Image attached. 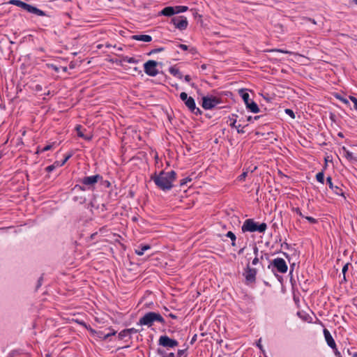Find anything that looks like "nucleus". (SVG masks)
<instances>
[{"mask_svg":"<svg viewBox=\"0 0 357 357\" xmlns=\"http://www.w3.org/2000/svg\"><path fill=\"white\" fill-rule=\"evenodd\" d=\"M177 174L175 171L170 172L160 171L158 174L157 172L151 175L150 179L153 181L158 188L167 192L172 189L174 187L173 182L176 181Z\"/></svg>","mask_w":357,"mask_h":357,"instance_id":"1","label":"nucleus"},{"mask_svg":"<svg viewBox=\"0 0 357 357\" xmlns=\"http://www.w3.org/2000/svg\"><path fill=\"white\" fill-rule=\"evenodd\" d=\"M155 321L159 322L162 324H165L164 318L160 313L155 312H146L143 317H142L139 319V321L137 323V325L151 327L153 325L154 322Z\"/></svg>","mask_w":357,"mask_h":357,"instance_id":"2","label":"nucleus"},{"mask_svg":"<svg viewBox=\"0 0 357 357\" xmlns=\"http://www.w3.org/2000/svg\"><path fill=\"white\" fill-rule=\"evenodd\" d=\"M267 229V225L265 222L259 223L252 218L246 219L241 227V230L245 232H259L264 233Z\"/></svg>","mask_w":357,"mask_h":357,"instance_id":"3","label":"nucleus"},{"mask_svg":"<svg viewBox=\"0 0 357 357\" xmlns=\"http://www.w3.org/2000/svg\"><path fill=\"white\" fill-rule=\"evenodd\" d=\"M268 268L270 269L273 274H275V273L284 274L287 272L288 266L284 259L277 257L270 261L268 265Z\"/></svg>","mask_w":357,"mask_h":357,"instance_id":"4","label":"nucleus"},{"mask_svg":"<svg viewBox=\"0 0 357 357\" xmlns=\"http://www.w3.org/2000/svg\"><path fill=\"white\" fill-rule=\"evenodd\" d=\"M239 95L242 98L244 103L246 106V108L252 113H258L260 112L259 106L257 104L252 100L250 98L249 93L245 89L239 90Z\"/></svg>","mask_w":357,"mask_h":357,"instance_id":"5","label":"nucleus"},{"mask_svg":"<svg viewBox=\"0 0 357 357\" xmlns=\"http://www.w3.org/2000/svg\"><path fill=\"white\" fill-rule=\"evenodd\" d=\"M257 272L258 271L256 268L250 266V262L246 264L243 273V275L245 278V284L246 285H252L255 284Z\"/></svg>","mask_w":357,"mask_h":357,"instance_id":"6","label":"nucleus"},{"mask_svg":"<svg viewBox=\"0 0 357 357\" xmlns=\"http://www.w3.org/2000/svg\"><path fill=\"white\" fill-rule=\"evenodd\" d=\"M202 100V107L206 110L212 109L222 102L220 98L213 96H203Z\"/></svg>","mask_w":357,"mask_h":357,"instance_id":"7","label":"nucleus"},{"mask_svg":"<svg viewBox=\"0 0 357 357\" xmlns=\"http://www.w3.org/2000/svg\"><path fill=\"white\" fill-rule=\"evenodd\" d=\"M101 179V175L95 174L93 176H84L80 180V182L84 185H86L88 190H93L96 184L98 183Z\"/></svg>","mask_w":357,"mask_h":357,"instance_id":"8","label":"nucleus"},{"mask_svg":"<svg viewBox=\"0 0 357 357\" xmlns=\"http://www.w3.org/2000/svg\"><path fill=\"white\" fill-rule=\"evenodd\" d=\"M158 63L154 60H149L144 63V73L151 77H155L158 74L157 66Z\"/></svg>","mask_w":357,"mask_h":357,"instance_id":"9","label":"nucleus"},{"mask_svg":"<svg viewBox=\"0 0 357 357\" xmlns=\"http://www.w3.org/2000/svg\"><path fill=\"white\" fill-rule=\"evenodd\" d=\"M170 23L173 24L175 28L179 29L180 31L185 30L188 25L187 18L182 15L173 17L171 19Z\"/></svg>","mask_w":357,"mask_h":357,"instance_id":"10","label":"nucleus"},{"mask_svg":"<svg viewBox=\"0 0 357 357\" xmlns=\"http://www.w3.org/2000/svg\"><path fill=\"white\" fill-rule=\"evenodd\" d=\"M158 345L165 348H174L178 345V342L167 335H161L158 340Z\"/></svg>","mask_w":357,"mask_h":357,"instance_id":"11","label":"nucleus"},{"mask_svg":"<svg viewBox=\"0 0 357 357\" xmlns=\"http://www.w3.org/2000/svg\"><path fill=\"white\" fill-rule=\"evenodd\" d=\"M184 104L190 112L195 115L199 116L202 114V111L196 106L195 100L192 97L189 96V99L186 100Z\"/></svg>","mask_w":357,"mask_h":357,"instance_id":"12","label":"nucleus"},{"mask_svg":"<svg viewBox=\"0 0 357 357\" xmlns=\"http://www.w3.org/2000/svg\"><path fill=\"white\" fill-rule=\"evenodd\" d=\"M326 184L328 185V188L337 195L342 196L345 198L344 192L342 189L341 186L339 185H335L332 181V178L331 176H328L326 178Z\"/></svg>","mask_w":357,"mask_h":357,"instance_id":"13","label":"nucleus"},{"mask_svg":"<svg viewBox=\"0 0 357 357\" xmlns=\"http://www.w3.org/2000/svg\"><path fill=\"white\" fill-rule=\"evenodd\" d=\"M73 155V152H70L68 153H67L63 160V162H59V161H55L52 165H49L47 166L46 168H45V171L47 172H52L56 167H61L63 165H64L66 164V162Z\"/></svg>","mask_w":357,"mask_h":357,"instance_id":"14","label":"nucleus"},{"mask_svg":"<svg viewBox=\"0 0 357 357\" xmlns=\"http://www.w3.org/2000/svg\"><path fill=\"white\" fill-rule=\"evenodd\" d=\"M24 10L36 16H45L46 13L37 7L24 2Z\"/></svg>","mask_w":357,"mask_h":357,"instance_id":"15","label":"nucleus"},{"mask_svg":"<svg viewBox=\"0 0 357 357\" xmlns=\"http://www.w3.org/2000/svg\"><path fill=\"white\" fill-rule=\"evenodd\" d=\"M324 335L328 347H330L331 349H335V342L328 329H324Z\"/></svg>","mask_w":357,"mask_h":357,"instance_id":"16","label":"nucleus"},{"mask_svg":"<svg viewBox=\"0 0 357 357\" xmlns=\"http://www.w3.org/2000/svg\"><path fill=\"white\" fill-rule=\"evenodd\" d=\"M176 14V11H175L174 6H167L165 7L160 12V15L167 16V17H172Z\"/></svg>","mask_w":357,"mask_h":357,"instance_id":"17","label":"nucleus"},{"mask_svg":"<svg viewBox=\"0 0 357 357\" xmlns=\"http://www.w3.org/2000/svg\"><path fill=\"white\" fill-rule=\"evenodd\" d=\"M130 39L149 43L152 40V37L149 35H132Z\"/></svg>","mask_w":357,"mask_h":357,"instance_id":"18","label":"nucleus"},{"mask_svg":"<svg viewBox=\"0 0 357 357\" xmlns=\"http://www.w3.org/2000/svg\"><path fill=\"white\" fill-rule=\"evenodd\" d=\"M149 249H151V246L149 244H140L138 245L135 252L138 256H142L144 252Z\"/></svg>","mask_w":357,"mask_h":357,"instance_id":"19","label":"nucleus"},{"mask_svg":"<svg viewBox=\"0 0 357 357\" xmlns=\"http://www.w3.org/2000/svg\"><path fill=\"white\" fill-rule=\"evenodd\" d=\"M169 72L171 75L177 77L179 79H181L183 78L182 73L178 68H176L175 66H171L169 68Z\"/></svg>","mask_w":357,"mask_h":357,"instance_id":"20","label":"nucleus"},{"mask_svg":"<svg viewBox=\"0 0 357 357\" xmlns=\"http://www.w3.org/2000/svg\"><path fill=\"white\" fill-rule=\"evenodd\" d=\"M342 151L344 152V156L347 160L349 161H356L357 162V158L354 156L353 153L349 151L346 147H342Z\"/></svg>","mask_w":357,"mask_h":357,"instance_id":"21","label":"nucleus"},{"mask_svg":"<svg viewBox=\"0 0 357 357\" xmlns=\"http://www.w3.org/2000/svg\"><path fill=\"white\" fill-rule=\"evenodd\" d=\"M177 46L184 51L189 50L190 52L192 54H195L197 52V50L195 47L189 49V47L184 44H178Z\"/></svg>","mask_w":357,"mask_h":357,"instance_id":"22","label":"nucleus"},{"mask_svg":"<svg viewBox=\"0 0 357 357\" xmlns=\"http://www.w3.org/2000/svg\"><path fill=\"white\" fill-rule=\"evenodd\" d=\"M55 144H56V142H53L52 144H47V145L45 146L42 149L38 148L36 153H43V152L51 150L53 148V146L55 145Z\"/></svg>","mask_w":357,"mask_h":357,"instance_id":"23","label":"nucleus"},{"mask_svg":"<svg viewBox=\"0 0 357 357\" xmlns=\"http://www.w3.org/2000/svg\"><path fill=\"white\" fill-rule=\"evenodd\" d=\"M316 179L318 182L324 184V170L321 172H318L316 174Z\"/></svg>","mask_w":357,"mask_h":357,"instance_id":"24","label":"nucleus"},{"mask_svg":"<svg viewBox=\"0 0 357 357\" xmlns=\"http://www.w3.org/2000/svg\"><path fill=\"white\" fill-rule=\"evenodd\" d=\"M128 337V339L130 340L131 338V337L129 335L128 333H127L126 329L121 331L119 335H118V337L119 340H125L126 337Z\"/></svg>","mask_w":357,"mask_h":357,"instance_id":"25","label":"nucleus"},{"mask_svg":"<svg viewBox=\"0 0 357 357\" xmlns=\"http://www.w3.org/2000/svg\"><path fill=\"white\" fill-rule=\"evenodd\" d=\"M335 98L338 99L339 100H340L341 102H342L343 103H344L345 105H349V100L344 98L342 95H340V93H335L334 95Z\"/></svg>","mask_w":357,"mask_h":357,"instance_id":"26","label":"nucleus"},{"mask_svg":"<svg viewBox=\"0 0 357 357\" xmlns=\"http://www.w3.org/2000/svg\"><path fill=\"white\" fill-rule=\"evenodd\" d=\"M175 11H176V14L184 13L188 10V8L185 6H174Z\"/></svg>","mask_w":357,"mask_h":357,"instance_id":"27","label":"nucleus"},{"mask_svg":"<svg viewBox=\"0 0 357 357\" xmlns=\"http://www.w3.org/2000/svg\"><path fill=\"white\" fill-rule=\"evenodd\" d=\"M43 279H44V273H43L40 278L38 279V281H37V283H36V287H35V291H37L39 288L42 286L43 283Z\"/></svg>","mask_w":357,"mask_h":357,"instance_id":"28","label":"nucleus"},{"mask_svg":"<svg viewBox=\"0 0 357 357\" xmlns=\"http://www.w3.org/2000/svg\"><path fill=\"white\" fill-rule=\"evenodd\" d=\"M234 117H237V115L236 114H232V117L229 116V120L230 121V123H229V126L231 127V128H236L238 126L236 125V119Z\"/></svg>","mask_w":357,"mask_h":357,"instance_id":"29","label":"nucleus"},{"mask_svg":"<svg viewBox=\"0 0 357 357\" xmlns=\"http://www.w3.org/2000/svg\"><path fill=\"white\" fill-rule=\"evenodd\" d=\"M123 61L124 62H127L128 63H137V59H135L133 57H129L128 56H123Z\"/></svg>","mask_w":357,"mask_h":357,"instance_id":"30","label":"nucleus"},{"mask_svg":"<svg viewBox=\"0 0 357 357\" xmlns=\"http://www.w3.org/2000/svg\"><path fill=\"white\" fill-rule=\"evenodd\" d=\"M74 202H78L80 204H82L86 202V198L82 196H75L73 197Z\"/></svg>","mask_w":357,"mask_h":357,"instance_id":"31","label":"nucleus"},{"mask_svg":"<svg viewBox=\"0 0 357 357\" xmlns=\"http://www.w3.org/2000/svg\"><path fill=\"white\" fill-rule=\"evenodd\" d=\"M98 183L107 188H109L111 186V183L107 180H104L102 176L101 181H100Z\"/></svg>","mask_w":357,"mask_h":357,"instance_id":"32","label":"nucleus"},{"mask_svg":"<svg viewBox=\"0 0 357 357\" xmlns=\"http://www.w3.org/2000/svg\"><path fill=\"white\" fill-rule=\"evenodd\" d=\"M163 51H165V47H161L155 48V49L151 50L147 54L150 56L151 54L161 52Z\"/></svg>","mask_w":357,"mask_h":357,"instance_id":"33","label":"nucleus"},{"mask_svg":"<svg viewBox=\"0 0 357 357\" xmlns=\"http://www.w3.org/2000/svg\"><path fill=\"white\" fill-rule=\"evenodd\" d=\"M350 265L349 263H347L343 267H342V273L343 274V280L344 281H346L347 279H346V273L348 271V268H349V266Z\"/></svg>","mask_w":357,"mask_h":357,"instance_id":"34","label":"nucleus"},{"mask_svg":"<svg viewBox=\"0 0 357 357\" xmlns=\"http://www.w3.org/2000/svg\"><path fill=\"white\" fill-rule=\"evenodd\" d=\"M191 181H192V178L188 176L186 178H184L181 179L180 181V184L179 185H180L181 187H182V186H183L185 185H187L188 183L191 182Z\"/></svg>","mask_w":357,"mask_h":357,"instance_id":"35","label":"nucleus"},{"mask_svg":"<svg viewBox=\"0 0 357 357\" xmlns=\"http://www.w3.org/2000/svg\"><path fill=\"white\" fill-rule=\"evenodd\" d=\"M225 236L227 237V238H229L231 239V241H236V236L235 235V234L234 232H232L231 231H229L226 234Z\"/></svg>","mask_w":357,"mask_h":357,"instance_id":"36","label":"nucleus"},{"mask_svg":"<svg viewBox=\"0 0 357 357\" xmlns=\"http://www.w3.org/2000/svg\"><path fill=\"white\" fill-rule=\"evenodd\" d=\"M81 129H82V126H80V125L76 126L75 130H77V136L82 138V137H84V134L82 132Z\"/></svg>","mask_w":357,"mask_h":357,"instance_id":"37","label":"nucleus"},{"mask_svg":"<svg viewBox=\"0 0 357 357\" xmlns=\"http://www.w3.org/2000/svg\"><path fill=\"white\" fill-rule=\"evenodd\" d=\"M73 190H81V191H85L87 189V187L86 185H84L83 184L82 185H75Z\"/></svg>","mask_w":357,"mask_h":357,"instance_id":"38","label":"nucleus"},{"mask_svg":"<svg viewBox=\"0 0 357 357\" xmlns=\"http://www.w3.org/2000/svg\"><path fill=\"white\" fill-rule=\"evenodd\" d=\"M157 354L161 357L166 356L168 354V353H167L165 350L161 348L157 349Z\"/></svg>","mask_w":357,"mask_h":357,"instance_id":"39","label":"nucleus"},{"mask_svg":"<svg viewBox=\"0 0 357 357\" xmlns=\"http://www.w3.org/2000/svg\"><path fill=\"white\" fill-rule=\"evenodd\" d=\"M261 342V338H259L258 340V341L256 342V346L260 349V351L263 354H265V350H264V347L262 346Z\"/></svg>","mask_w":357,"mask_h":357,"instance_id":"40","label":"nucleus"},{"mask_svg":"<svg viewBox=\"0 0 357 357\" xmlns=\"http://www.w3.org/2000/svg\"><path fill=\"white\" fill-rule=\"evenodd\" d=\"M294 267H295V264L293 263L290 265V271H289V275H290V282L291 283L293 284V276H292V274H293V271L294 270Z\"/></svg>","mask_w":357,"mask_h":357,"instance_id":"41","label":"nucleus"},{"mask_svg":"<svg viewBox=\"0 0 357 357\" xmlns=\"http://www.w3.org/2000/svg\"><path fill=\"white\" fill-rule=\"evenodd\" d=\"M284 112L289 115L291 119H295V114L291 109H285Z\"/></svg>","mask_w":357,"mask_h":357,"instance_id":"42","label":"nucleus"},{"mask_svg":"<svg viewBox=\"0 0 357 357\" xmlns=\"http://www.w3.org/2000/svg\"><path fill=\"white\" fill-rule=\"evenodd\" d=\"M126 331L127 333L129 334L130 336L131 335V334H134V333H137L139 332V330L134 328H126Z\"/></svg>","mask_w":357,"mask_h":357,"instance_id":"43","label":"nucleus"},{"mask_svg":"<svg viewBox=\"0 0 357 357\" xmlns=\"http://www.w3.org/2000/svg\"><path fill=\"white\" fill-rule=\"evenodd\" d=\"M180 98L183 102H185L189 99V96H188V94L185 92H182L180 93Z\"/></svg>","mask_w":357,"mask_h":357,"instance_id":"44","label":"nucleus"},{"mask_svg":"<svg viewBox=\"0 0 357 357\" xmlns=\"http://www.w3.org/2000/svg\"><path fill=\"white\" fill-rule=\"evenodd\" d=\"M304 218L306 219L311 224H316L318 222L317 219L311 216H305Z\"/></svg>","mask_w":357,"mask_h":357,"instance_id":"45","label":"nucleus"},{"mask_svg":"<svg viewBox=\"0 0 357 357\" xmlns=\"http://www.w3.org/2000/svg\"><path fill=\"white\" fill-rule=\"evenodd\" d=\"M349 98L354 103V107L357 110V98L353 96H349Z\"/></svg>","mask_w":357,"mask_h":357,"instance_id":"46","label":"nucleus"},{"mask_svg":"<svg viewBox=\"0 0 357 357\" xmlns=\"http://www.w3.org/2000/svg\"><path fill=\"white\" fill-rule=\"evenodd\" d=\"M10 3L16 5L19 7L22 8V1L20 0H11L10 1Z\"/></svg>","mask_w":357,"mask_h":357,"instance_id":"47","label":"nucleus"},{"mask_svg":"<svg viewBox=\"0 0 357 357\" xmlns=\"http://www.w3.org/2000/svg\"><path fill=\"white\" fill-rule=\"evenodd\" d=\"M269 52H278L287 54H291V52L288 50H281V49H273V50H269Z\"/></svg>","mask_w":357,"mask_h":357,"instance_id":"48","label":"nucleus"},{"mask_svg":"<svg viewBox=\"0 0 357 357\" xmlns=\"http://www.w3.org/2000/svg\"><path fill=\"white\" fill-rule=\"evenodd\" d=\"M248 175L247 172H243L241 175L238 176V179L240 181H244Z\"/></svg>","mask_w":357,"mask_h":357,"instance_id":"49","label":"nucleus"},{"mask_svg":"<svg viewBox=\"0 0 357 357\" xmlns=\"http://www.w3.org/2000/svg\"><path fill=\"white\" fill-rule=\"evenodd\" d=\"M261 117H262V116H255V117H252L251 116H249L248 118H247V121L248 122H251L254 120L257 121L258 119H259Z\"/></svg>","mask_w":357,"mask_h":357,"instance_id":"50","label":"nucleus"},{"mask_svg":"<svg viewBox=\"0 0 357 357\" xmlns=\"http://www.w3.org/2000/svg\"><path fill=\"white\" fill-rule=\"evenodd\" d=\"M187 351V349H178L176 354V357H181L185 353V351Z\"/></svg>","mask_w":357,"mask_h":357,"instance_id":"51","label":"nucleus"},{"mask_svg":"<svg viewBox=\"0 0 357 357\" xmlns=\"http://www.w3.org/2000/svg\"><path fill=\"white\" fill-rule=\"evenodd\" d=\"M259 263V257L258 256H255V258L252 261V265L256 266Z\"/></svg>","mask_w":357,"mask_h":357,"instance_id":"52","label":"nucleus"},{"mask_svg":"<svg viewBox=\"0 0 357 357\" xmlns=\"http://www.w3.org/2000/svg\"><path fill=\"white\" fill-rule=\"evenodd\" d=\"M236 128L237 129V132L238 134H243V133H245V130L243 129L244 128L243 127L241 128V125H238Z\"/></svg>","mask_w":357,"mask_h":357,"instance_id":"53","label":"nucleus"},{"mask_svg":"<svg viewBox=\"0 0 357 357\" xmlns=\"http://www.w3.org/2000/svg\"><path fill=\"white\" fill-rule=\"evenodd\" d=\"M294 211H295V212H296V213L299 216H301V217H302V218H304V217L305 216V215H304L302 213V212H301V209H300L299 208H296L294 209Z\"/></svg>","mask_w":357,"mask_h":357,"instance_id":"54","label":"nucleus"},{"mask_svg":"<svg viewBox=\"0 0 357 357\" xmlns=\"http://www.w3.org/2000/svg\"><path fill=\"white\" fill-rule=\"evenodd\" d=\"M253 253H254L255 256L259 257V248H257V246L256 245H254Z\"/></svg>","mask_w":357,"mask_h":357,"instance_id":"55","label":"nucleus"},{"mask_svg":"<svg viewBox=\"0 0 357 357\" xmlns=\"http://www.w3.org/2000/svg\"><path fill=\"white\" fill-rule=\"evenodd\" d=\"M335 353V356L342 357L340 352L337 350V347L335 346V349H332Z\"/></svg>","mask_w":357,"mask_h":357,"instance_id":"56","label":"nucleus"},{"mask_svg":"<svg viewBox=\"0 0 357 357\" xmlns=\"http://www.w3.org/2000/svg\"><path fill=\"white\" fill-rule=\"evenodd\" d=\"M110 336V334L109 333H105L103 336H99V338L103 340H107Z\"/></svg>","mask_w":357,"mask_h":357,"instance_id":"57","label":"nucleus"},{"mask_svg":"<svg viewBox=\"0 0 357 357\" xmlns=\"http://www.w3.org/2000/svg\"><path fill=\"white\" fill-rule=\"evenodd\" d=\"M283 246L287 250H289L291 248V245L289 243H287V242H284L283 243L281 244V247H283Z\"/></svg>","mask_w":357,"mask_h":357,"instance_id":"58","label":"nucleus"},{"mask_svg":"<svg viewBox=\"0 0 357 357\" xmlns=\"http://www.w3.org/2000/svg\"><path fill=\"white\" fill-rule=\"evenodd\" d=\"M82 139H84L86 141H90L92 139V135H84V137H82Z\"/></svg>","mask_w":357,"mask_h":357,"instance_id":"59","label":"nucleus"},{"mask_svg":"<svg viewBox=\"0 0 357 357\" xmlns=\"http://www.w3.org/2000/svg\"><path fill=\"white\" fill-rule=\"evenodd\" d=\"M197 334H195V335H193V337H192V339H191V340H190V343L191 344H193L196 342V340H197Z\"/></svg>","mask_w":357,"mask_h":357,"instance_id":"60","label":"nucleus"},{"mask_svg":"<svg viewBox=\"0 0 357 357\" xmlns=\"http://www.w3.org/2000/svg\"><path fill=\"white\" fill-rule=\"evenodd\" d=\"M274 275L277 278V279L278 280V281H280V282H282L283 280V278L282 276L278 274V273H275V274H274Z\"/></svg>","mask_w":357,"mask_h":357,"instance_id":"61","label":"nucleus"},{"mask_svg":"<svg viewBox=\"0 0 357 357\" xmlns=\"http://www.w3.org/2000/svg\"><path fill=\"white\" fill-rule=\"evenodd\" d=\"M184 79L186 82H190L191 80V77L189 75H187L184 77Z\"/></svg>","mask_w":357,"mask_h":357,"instance_id":"62","label":"nucleus"},{"mask_svg":"<svg viewBox=\"0 0 357 357\" xmlns=\"http://www.w3.org/2000/svg\"><path fill=\"white\" fill-rule=\"evenodd\" d=\"M35 90L36 91H42V86L40 85H39V84H36L35 86Z\"/></svg>","mask_w":357,"mask_h":357,"instance_id":"63","label":"nucleus"},{"mask_svg":"<svg viewBox=\"0 0 357 357\" xmlns=\"http://www.w3.org/2000/svg\"><path fill=\"white\" fill-rule=\"evenodd\" d=\"M163 357H176V354L174 352L168 353V354L166 356Z\"/></svg>","mask_w":357,"mask_h":357,"instance_id":"64","label":"nucleus"}]
</instances>
